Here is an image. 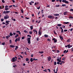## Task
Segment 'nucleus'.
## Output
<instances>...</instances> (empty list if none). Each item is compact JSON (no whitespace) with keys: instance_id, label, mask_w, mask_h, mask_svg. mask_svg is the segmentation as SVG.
I'll use <instances>...</instances> for the list:
<instances>
[{"instance_id":"f257e3e1","label":"nucleus","mask_w":73,"mask_h":73,"mask_svg":"<svg viewBox=\"0 0 73 73\" xmlns=\"http://www.w3.org/2000/svg\"><path fill=\"white\" fill-rule=\"evenodd\" d=\"M11 11H4L3 12V13H4V14H7V13H9Z\"/></svg>"},{"instance_id":"f03ea898","label":"nucleus","mask_w":73,"mask_h":73,"mask_svg":"<svg viewBox=\"0 0 73 73\" xmlns=\"http://www.w3.org/2000/svg\"><path fill=\"white\" fill-rule=\"evenodd\" d=\"M62 2H63V3H65L66 4H69V1H67L66 0H62Z\"/></svg>"},{"instance_id":"7ed1b4c3","label":"nucleus","mask_w":73,"mask_h":73,"mask_svg":"<svg viewBox=\"0 0 73 73\" xmlns=\"http://www.w3.org/2000/svg\"><path fill=\"white\" fill-rule=\"evenodd\" d=\"M20 40V37H18V38H16V39L15 40V42H17V41H19Z\"/></svg>"},{"instance_id":"20e7f679","label":"nucleus","mask_w":73,"mask_h":73,"mask_svg":"<svg viewBox=\"0 0 73 73\" xmlns=\"http://www.w3.org/2000/svg\"><path fill=\"white\" fill-rule=\"evenodd\" d=\"M48 17L49 19H54V17L53 16H52L51 15H49L48 16Z\"/></svg>"},{"instance_id":"39448f33","label":"nucleus","mask_w":73,"mask_h":73,"mask_svg":"<svg viewBox=\"0 0 73 73\" xmlns=\"http://www.w3.org/2000/svg\"><path fill=\"white\" fill-rule=\"evenodd\" d=\"M5 11H7L9 9V8H8V5L5 6Z\"/></svg>"},{"instance_id":"423d86ee","label":"nucleus","mask_w":73,"mask_h":73,"mask_svg":"<svg viewBox=\"0 0 73 73\" xmlns=\"http://www.w3.org/2000/svg\"><path fill=\"white\" fill-rule=\"evenodd\" d=\"M52 40H53V41H54V43H56V42H57V39H56V38H54L52 39Z\"/></svg>"},{"instance_id":"0eeeda50","label":"nucleus","mask_w":73,"mask_h":73,"mask_svg":"<svg viewBox=\"0 0 73 73\" xmlns=\"http://www.w3.org/2000/svg\"><path fill=\"white\" fill-rule=\"evenodd\" d=\"M33 32H34V33H35V32L36 33V35H37V34H38V33H37V31L36 30H33Z\"/></svg>"},{"instance_id":"6e6552de","label":"nucleus","mask_w":73,"mask_h":73,"mask_svg":"<svg viewBox=\"0 0 73 73\" xmlns=\"http://www.w3.org/2000/svg\"><path fill=\"white\" fill-rule=\"evenodd\" d=\"M48 60V61H50L51 60V57L50 56H49L47 58Z\"/></svg>"},{"instance_id":"1a4fd4ad","label":"nucleus","mask_w":73,"mask_h":73,"mask_svg":"<svg viewBox=\"0 0 73 73\" xmlns=\"http://www.w3.org/2000/svg\"><path fill=\"white\" fill-rule=\"evenodd\" d=\"M68 12L67 11H65L64 13L63 14L64 15H68Z\"/></svg>"},{"instance_id":"9d476101","label":"nucleus","mask_w":73,"mask_h":73,"mask_svg":"<svg viewBox=\"0 0 73 73\" xmlns=\"http://www.w3.org/2000/svg\"><path fill=\"white\" fill-rule=\"evenodd\" d=\"M4 19H8L9 18V16L8 15H6L4 17Z\"/></svg>"},{"instance_id":"9b49d317","label":"nucleus","mask_w":73,"mask_h":73,"mask_svg":"<svg viewBox=\"0 0 73 73\" xmlns=\"http://www.w3.org/2000/svg\"><path fill=\"white\" fill-rule=\"evenodd\" d=\"M15 58H13L11 60L12 62H15Z\"/></svg>"},{"instance_id":"f8f14e48","label":"nucleus","mask_w":73,"mask_h":73,"mask_svg":"<svg viewBox=\"0 0 73 73\" xmlns=\"http://www.w3.org/2000/svg\"><path fill=\"white\" fill-rule=\"evenodd\" d=\"M41 31H38V35H41Z\"/></svg>"},{"instance_id":"ddd939ff","label":"nucleus","mask_w":73,"mask_h":73,"mask_svg":"<svg viewBox=\"0 0 73 73\" xmlns=\"http://www.w3.org/2000/svg\"><path fill=\"white\" fill-rule=\"evenodd\" d=\"M9 37H11V36H10V35H8L5 37V38L6 39H8L9 38Z\"/></svg>"},{"instance_id":"4468645a","label":"nucleus","mask_w":73,"mask_h":73,"mask_svg":"<svg viewBox=\"0 0 73 73\" xmlns=\"http://www.w3.org/2000/svg\"><path fill=\"white\" fill-rule=\"evenodd\" d=\"M60 39H61V40H63V38L61 36H59Z\"/></svg>"},{"instance_id":"2eb2a0df","label":"nucleus","mask_w":73,"mask_h":73,"mask_svg":"<svg viewBox=\"0 0 73 73\" xmlns=\"http://www.w3.org/2000/svg\"><path fill=\"white\" fill-rule=\"evenodd\" d=\"M16 32L17 33H19V35H21V33L20 31H17Z\"/></svg>"},{"instance_id":"dca6fc26","label":"nucleus","mask_w":73,"mask_h":73,"mask_svg":"<svg viewBox=\"0 0 73 73\" xmlns=\"http://www.w3.org/2000/svg\"><path fill=\"white\" fill-rule=\"evenodd\" d=\"M10 36H13V34L12 33V32H11L10 33Z\"/></svg>"},{"instance_id":"f3484780","label":"nucleus","mask_w":73,"mask_h":73,"mask_svg":"<svg viewBox=\"0 0 73 73\" xmlns=\"http://www.w3.org/2000/svg\"><path fill=\"white\" fill-rule=\"evenodd\" d=\"M9 22H10V21H6L5 23H7V24H9Z\"/></svg>"},{"instance_id":"a211bd4d","label":"nucleus","mask_w":73,"mask_h":73,"mask_svg":"<svg viewBox=\"0 0 73 73\" xmlns=\"http://www.w3.org/2000/svg\"><path fill=\"white\" fill-rule=\"evenodd\" d=\"M18 48H19V47H18V46H16V48H15V50H17V49H18Z\"/></svg>"},{"instance_id":"6ab92c4d","label":"nucleus","mask_w":73,"mask_h":73,"mask_svg":"<svg viewBox=\"0 0 73 73\" xmlns=\"http://www.w3.org/2000/svg\"><path fill=\"white\" fill-rule=\"evenodd\" d=\"M19 34H17L15 36V38H17V37H19Z\"/></svg>"},{"instance_id":"aec40b11","label":"nucleus","mask_w":73,"mask_h":73,"mask_svg":"<svg viewBox=\"0 0 73 73\" xmlns=\"http://www.w3.org/2000/svg\"><path fill=\"white\" fill-rule=\"evenodd\" d=\"M33 25H32L30 27V29L31 30H32L33 29Z\"/></svg>"},{"instance_id":"412c9836","label":"nucleus","mask_w":73,"mask_h":73,"mask_svg":"<svg viewBox=\"0 0 73 73\" xmlns=\"http://www.w3.org/2000/svg\"><path fill=\"white\" fill-rule=\"evenodd\" d=\"M44 37H48V35L45 34L44 35Z\"/></svg>"},{"instance_id":"4be33fe9","label":"nucleus","mask_w":73,"mask_h":73,"mask_svg":"<svg viewBox=\"0 0 73 73\" xmlns=\"http://www.w3.org/2000/svg\"><path fill=\"white\" fill-rule=\"evenodd\" d=\"M38 53H40L41 54H42V53H44V51H41V52L40 51H39L38 52Z\"/></svg>"},{"instance_id":"5701e85b","label":"nucleus","mask_w":73,"mask_h":73,"mask_svg":"<svg viewBox=\"0 0 73 73\" xmlns=\"http://www.w3.org/2000/svg\"><path fill=\"white\" fill-rule=\"evenodd\" d=\"M33 58H31L30 59V61H31V62H33Z\"/></svg>"},{"instance_id":"b1692460","label":"nucleus","mask_w":73,"mask_h":73,"mask_svg":"<svg viewBox=\"0 0 73 73\" xmlns=\"http://www.w3.org/2000/svg\"><path fill=\"white\" fill-rule=\"evenodd\" d=\"M54 16H59V14H54Z\"/></svg>"},{"instance_id":"393cba45","label":"nucleus","mask_w":73,"mask_h":73,"mask_svg":"<svg viewBox=\"0 0 73 73\" xmlns=\"http://www.w3.org/2000/svg\"><path fill=\"white\" fill-rule=\"evenodd\" d=\"M27 41H31V38H28L27 39Z\"/></svg>"},{"instance_id":"a878e982","label":"nucleus","mask_w":73,"mask_h":73,"mask_svg":"<svg viewBox=\"0 0 73 73\" xmlns=\"http://www.w3.org/2000/svg\"><path fill=\"white\" fill-rule=\"evenodd\" d=\"M26 61H29V59L28 58H26Z\"/></svg>"},{"instance_id":"bb28decb","label":"nucleus","mask_w":73,"mask_h":73,"mask_svg":"<svg viewBox=\"0 0 73 73\" xmlns=\"http://www.w3.org/2000/svg\"><path fill=\"white\" fill-rule=\"evenodd\" d=\"M35 21V20H34L33 19L32 20V22L33 23H34Z\"/></svg>"},{"instance_id":"cd10ccee","label":"nucleus","mask_w":73,"mask_h":73,"mask_svg":"<svg viewBox=\"0 0 73 73\" xmlns=\"http://www.w3.org/2000/svg\"><path fill=\"white\" fill-rule=\"evenodd\" d=\"M57 26H58V27H61V24H58L57 25Z\"/></svg>"},{"instance_id":"c85d7f7f","label":"nucleus","mask_w":73,"mask_h":73,"mask_svg":"<svg viewBox=\"0 0 73 73\" xmlns=\"http://www.w3.org/2000/svg\"><path fill=\"white\" fill-rule=\"evenodd\" d=\"M1 8H2V9H3V8H4V6L3 5L1 6Z\"/></svg>"},{"instance_id":"c756f323","label":"nucleus","mask_w":73,"mask_h":73,"mask_svg":"<svg viewBox=\"0 0 73 73\" xmlns=\"http://www.w3.org/2000/svg\"><path fill=\"white\" fill-rule=\"evenodd\" d=\"M69 22H64V24H69Z\"/></svg>"},{"instance_id":"7c9ffc66","label":"nucleus","mask_w":73,"mask_h":73,"mask_svg":"<svg viewBox=\"0 0 73 73\" xmlns=\"http://www.w3.org/2000/svg\"><path fill=\"white\" fill-rule=\"evenodd\" d=\"M70 41V39H68L66 40V41L67 42H69Z\"/></svg>"},{"instance_id":"2f4dec72","label":"nucleus","mask_w":73,"mask_h":73,"mask_svg":"<svg viewBox=\"0 0 73 73\" xmlns=\"http://www.w3.org/2000/svg\"><path fill=\"white\" fill-rule=\"evenodd\" d=\"M54 65H56L57 64V63L56 62H54Z\"/></svg>"},{"instance_id":"473e14b6","label":"nucleus","mask_w":73,"mask_h":73,"mask_svg":"<svg viewBox=\"0 0 73 73\" xmlns=\"http://www.w3.org/2000/svg\"><path fill=\"white\" fill-rule=\"evenodd\" d=\"M10 46L11 48H14L15 47V46H13V45H10Z\"/></svg>"},{"instance_id":"72a5a7b5","label":"nucleus","mask_w":73,"mask_h":73,"mask_svg":"<svg viewBox=\"0 0 73 73\" xmlns=\"http://www.w3.org/2000/svg\"><path fill=\"white\" fill-rule=\"evenodd\" d=\"M28 44H31V40L28 41Z\"/></svg>"},{"instance_id":"f704fd0d","label":"nucleus","mask_w":73,"mask_h":73,"mask_svg":"<svg viewBox=\"0 0 73 73\" xmlns=\"http://www.w3.org/2000/svg\"><path fill=\"white\" fill-rule=\"evenodd\" d=\"M47 70L46 69H45V70H43V71H44V72H47Z\"/></svg>"},{"instance_id":"c9c22d12","label":"nucleus","mask_w":73,"mask_h":73,"mask_svg":"<svg viewBox=\"0 0 73 73\" xmlns=\"http://www.w3.org/2000/svg\"><path fill=\"white\" fill-rule=\"evenodd\" d=\"M62 27L63 28H65V26L64 25H62Z\"/></svg>"},{"instance_id":"e433bc0d","label":"nucleus","mask_w":73,"mask_h":73,"mask_svg":"<svg viewBox=\"0 0 73 73\" xmlns=\"http://www.w3.org/2000/svg\"><path fill=\"white\" fill-rule=\"evenodd\" d=\"M55 7H60V5H56L55 6Z\"/></svg>"},{"instance_id":"4c0bfd02","label":"nucleus","mask_w":73,"mask_h":73,"mask_svg":"<svg viewBox=\"0 0 73 73\" xmlns=\"http://www.w3.org/2000/svg\"><path fill=\"white\" fill-rule=\"evenodd\" d=\"M29 33L30 34V35H32V31H30L29 32Z\"/></svg>"},{"instance_id":"58836bf2","label":"nucleus","mask_w":73,"mask_h":73,"mask_svg":"<svg viewBox=\"0 0 73 73\" xmlns=\"http://www.w3.org/2000/svg\"><path fill=\"white\" fill-rule=\"evenodd\" d=\"M62 7H65L66 6V4H63L62 5Z\"/></svg>"},{"instance_id":"ea45409f","label":"nucleus","mask_w":73,"mask_h":73,"mask_svg":"<svg viewBox=\"0 0 73 73\" xmlns=\"http://www.w3.org/2000/svg\"><path fill=\"white\" fill-rule=\"evenodd\" d=\"M69 19H73V17L70 16L69 17Z\"/></svg>"},{"instance_id":"a19ab883","label":"nucleus","mask_w":73,"mask_h":73,"mask_svg":"<svg viewBox=\"0 0 73 73\" xmlns=\"http://www.w3.org/2000/svg\"><path fill=\"white\" fill-rule=\"evenodd\" d=\"M54 34H55V35H57V33H56L55 30H54Z\"/></svg>"},{"instance_id":"79ce46f5","label":"nucleus","mask_w":73,"mask_h":73,"mask_svg":"<svg viewBox=\"0 0 73 73\" xmlns=\"http://www.w3.org/2000/svg\"><path fill=\"white\" fill-rule=\"evenodd\" d=\"M24 32H25V33H28V31H27L26 30H24Z\"/></svg>"},{"instance_id":"37998d69","label":"nucleus","mask_w":73,"mask_h":73,"mask_svg":"<svg viewBox=\"0 0 73 73\" xmlns=\"http://www.w3.org/2000/svg\"><path fill=\"white\" fill-rule=\"evenodd\" d=\"M21 13H23V12H24V11H23V10L22 9H21Z\"/></svg>"},{"instance_id":"c03bdc74","label":"nucleus","mask_w":73,"mask_h":73,"mask_svg":"<svg viewBox=\"0 0 73 73\" xmlns=\"http://www.w3.org/2000/svg\"><path fill=\"white\" fill-rule=\"evenodd\" d=\"M5 43L4 42L3 43H2V45H5Z\"/></svg>"},{"instance_id":"a18cd8bd","label":"nucleus","mask_w":73,"mask_h":73,"mask_svg":"<svg viewBox=\"0 0 73 73\" xmlns=\"http://www.w3.org/2000/svg\"><path fill=\"white\" fill-rule=\"evenodd\" d=\"M67 46H68V48H70V44L68 45H67Z\"/></svg>"},{"instance_id":"49530a36","label":"nucleus","mask_w":73,"mask_h":73,"mask_svg":"<svg viewBox=\"0 0 73 73\" xmlns=\"http://www.w3.org/2000/svg\"><path fill=\"white\" fill-rule=\"evenodd\" d=\"M2 3H5V1L4 0H2Z\"/></svg>"},{"instance_id":"de8ad7c7","label":"nucleus","mask_w":73,"mask_h":73,"mask_svg":"<svg viewBox=\"0 0 73 73\" xmlns=\"http://www.w3.org/2000/svg\"><path fill=\"white\" fill-rule=\"evenodd\" d=\"M64 32V31L63 30V29L62 30H61V32L62 33H63V32Z\"/></svg>"},{"instance_id":"09e8293b","label":"nucleus","mask_w":73,"mask_h":73,"mask_svg":"<svg viewBox=\"0 0 73 73\" xmlns=\"http://www.w3.org/2000/svg\"><path fill=\"white\" fill-rule=\"evenodd\" d=\"M16 33H13V36H15V35H16Z\"/></svg>"},{"instance_id":"8fccbe9b","label":"nucleus","mask_w":73,"mask_h":73,"mask_svg":"<svg viewBox=\"0 0 73 73\" xmlns=\"http://www.w3.org/2000/svg\"><path fill=\"white\" fill-rule=\"evenodd\" d=\"M70 11H72V12H73V9H70Z\"/></svg>"},{"instance_id":"3c124183","label":"nucleus","mask_w":73,"mask_h":73,"mask_svg":"<svg viewBox=\"0 0 73 73\" xmlns=\"http://www.w3.org/2000/svg\"><path fill=\"white\" fill-rule=\"evenodd\" d=\"M50 7V5H47L46 6V7Z\"/></svg>"},{"instance_id":"603ef678","label":"nucleus","mask_w":73,"mask_h":73,"mask_svg":"<svg viewBox=\"0 0 73 73\" xmlns=\"http://www.w3.org/2000/svg\"><path fill=\"white\" fill-rule=\"evenodd\" d=\"M47 70H48L49 72H50V69H48Z\"/></svg>"},{"instance_id":"864d4df0","label":"nucleus","mask_w":73,"mask_h":73,"mask_svg":"<svg viewBox=\"0 0 73 73\" xmlns=\"http://www.w3.org/2000/svg\"><path fill=\"white\" fill-rule=\"evenodd\" d=\"M40 7L39 6L38 7H37V9H40Z\"/></svg>"},{"instance_id":"5fc2aeb1","label":"nucleus","mask_w":73,"mask_h":73,"mask_svg":"<svg viewBox=\"0 0 73 73\" xmlns=\"http://www.w3.org/2000/svg\"><path fill=\"white\" fill-rule=\"evenodd\" d=\"M9 8H12V5H11L9 6Z\"/></svg>"},{"instance_id":"6e6d98bb","label":"nucleus","mask_w":73,"mask_h":73,"mask_svg":"<svg viewBox=\"0 0 73 73\" xmlns=\"http://www.w3.org/2000/svg\"><path fill=\"white\" fill-rule=\"evenodd\" d=\"M36 40L37 41H38V40H39V38H36Z\"/></svg>"},{"instance_id":"4d7b16f0","label":"nucleus","mask_w":73,"mask_h":73,"mask_svg":"<svg viewBox=\"0 0 73 73\" xmlns=\"http://www.w3.org/2000/svg\"><path fill=\"white\" fill-rule=\"evenodd\" d=\"M66 52V50H65L64 51L63 53H65Z\"/></svg>"},{"instance_id":"13d9d810","label":"nucleus","mask_w":73,"mask_h":73,"mask_svg":"<svg viewBox=\"0 0 73 73\" xmlns=\"http://www.w3.org/2000/svg\"><path fill=\"white\" fill-rule=\"evenodd\" d=\"M1 21H4V19H1Z\"/></svg>"},{"instance_id":"bf43d9fd","label":"nucleus","mask_w":73,"mask_h":73,"mask_svg":"<svg viewBox=\"0 0 73 73\" xmlns=\"http://www.w3.org/2000/svg\"><path fill=\"white\" fill-rule=\"evenodd\" d=\"M65 58H63L62 60H65Z\"/></svg>"},{"instance_id":"052dcab7","label":"nucleus","mask_w":73,"mask_h":73,"mask_svg":"<svg viewBox=\"0 0 73 73\" xmlns=\"http://www.w3.org/2000/svg\"><path fill=\"white\" fill-rule=\"evenodd\" d=\"M57 64H58V65L60 64V62H57Z\"/></svg>"},{"instance_id":"680f3d73","label":"nucleus","mask_w":73,"mask_h":73,"mask_svg":"<svg viewBox=\"0 0 73 73\" xmlns=\"http://www.w3.org/2000/svg\"><path fill=\"white\" fill-rule=\"evenodd\" d=\"M56 1V0H52V2H54Z\"/></svg>"},{"instance_id":"e2e57ef3","label":"nucleus","mask_w":73,"mask_h":73,"mask_svg":"<svg viewBox=\"0 0 73 73\" xmlns=\"http://www.w3.org/2000/svg\"><path fill=\"white\" fill-rule=\"evenodd\" d=\"M24 38V37L23 36V37H22V40H23V39H24V38Z\"/></svg>"},{"instance_id":"0e129e2a","label":"nucleus","mask_w":73,"mask_h":73,"mask_svg":"<svg viewBox=\"0 0 73 73\" xmlns=\"http://www.w3.org/2000/svg\"><path fill=\"white\" fill-rule=\"evenodd\" d=\"M68 31V30H64V32H67Z\"/></svg>"},{"instance_id":"69168bd1","label":"nucleus","mask_w":73,"mask_h":73,"mask_svg":"<svg viewBox=\"0 0 73 73\" xmlns=\"http://www.w3.org/2000/svg\"><path fill=\"white\" fill-rule=\"evenodd\" d=\"M73 31V28H72L70 30V31L71 32V31Z\"/></svg>"},{"instance_id":"338daca9","label":"nucleus","mask_w":73,"mask_h":73,"mask_svg":"<svg viewBox=\"0 0 73 73\" xmlns=\"http://www.w3.org/2000/svg\"><path fill=\"white\" fill-rule=\"evenodd\" d=\"M9 41H10V43H12V40H9Z\"/></svg>"},{"instance_id":"774afa93","label":"nucleus","mask_w":73,"mask_h":73,"mask_svg":"<svg viewBox=\"0 0 73 73\" xmlns=\"http://www.w3.org/2000/svg\"><path fill=\"white\" fill-rule=\"evenodd\" d=\"M60 59H59V58H58L57 59V61H60Z\"/></svg>"}]
</instances>
